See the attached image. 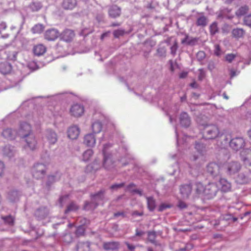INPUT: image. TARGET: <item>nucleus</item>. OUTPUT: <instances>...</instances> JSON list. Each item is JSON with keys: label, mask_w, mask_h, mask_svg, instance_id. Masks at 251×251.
Masks as SVG:
<instances>
[{"label": "nucleus", "mask_w": 251, "mask_h": 251, "mask_svg": "<svg viewBox=\"0 0 251 251\" xmlns=\"http://www.w3.org/2000/svg\"><path fill=\"white\" fill-rule=\"evenodd\" d=\"M221 135L219 128L216 125H206L204 127L203 136L206 139H214Z\"/></svg>", "instance_id": "nucleus-1"}, {"label": "nucleus", "mask_w": 251, "mask_h": 251, "mask_svg": "<svg viewBox=\"0 0 251 251\" xmlns=\"http://www.w3.org/2000/svg\"><path fill=\"white\" fill-rule=\"evenodd\" d=\"M219 190L217 184L213 182H210L205 185V190L204 198L206 199L214 198Z\"/></svg>", "instance_id": "nucleus-2"}, {"label": "nucleus", "mask_w": 251, "mask_h": 251, "mask_svg": "<svg viewBox=\"0 0 251 251\" xmlns=\"http://www.w3.org/2000/svg\"><path fill=\"white\" fill-rule=\"evenodd\" d=\"M241 164L238 162L230 161L225 165V169L229 175H234L238 172L241 169Z\"/></svg>", "instance_id": "nucleus-3"}, {"label": "nucleus", "mask_w": 251, "mask_h": 251, "mask_svg": "<svg viewBox=\"0 0 251 251\" xmlns=\"http://www.w3.org/2000/svg\"><path fill=\"white\" fill-rule=\"evenodd\" d=\"M18 134L21 138L33 134L31 126L26 122H22L20 125Z\"/></svg>", "instance_id": "nucleus-4"}, {"label": "nucleus", "mask_w": 251, "mask_h": 251, "mask_svg": "<svg viewBox=\"0 0 251 251\" xmlns=\"http://www.w3.org/2000/svg\"><path fill=\"white\" fill-rule=\"evenodd\" d=\"M46 167L43 164H37L35 165L32 169L33 176L39 179L43 178L45 175Z\"/></svg>", "instance_id": "nucleus-5"}, {"label": "nucleus", "mask_w": 251, "mask_h": 251, "mask_svg": "<svg viewBox=\"0 0 251 251\" xmlns=\"http://www.w3.org/2000/svg\"><path fill=\"white\" fill-rule=\"evenodd\" d=\"M23 140L26 143L25 148H29L30 150L33 151L37 148V141L33 134L26 136L22 138Z\"/></svg>", "instance_id": "nucleus-6"}, {"label": "nucleus", "mask_w": 251, "mask_h": 251, "mask_svg": "<svg viewBox=\"0 0 251 251\" xmlns=\"http://www.w3.org/2000/svg\"><path fill=\"white\" fill-rule=\"evenodd\" d=\"M229 145L232 149L238 151L244 147L245 141L243 138L236 137L230 141Z\"/></svg>", "instance_id": "nucleus-7"}, {"label": "nucleus", "mask_w": 251, "mask_h": 251, "mask_svg": "<svg viewBox=\"0 0 251 251\" xmlns=\"http://www.w3.org/2000/svg\"><path fill=\"white\" fill-rule=\"evenodd\" d=\"M192 191L191 184H182L179 186V191L183 199H188Z\"/></svg>", "instance_id": "nucleus-8"}, {"label": "nucleus", "mask_w": 251, "mask_h": 251, "mask_svg": "<svg viewBox=\"0 0 251 251\" xmlns=\"http://www.w3.org/2000/svg\"><path fill=\"white\" fill-rule=\"evenodd\" d=\"M120 247V243L118 241L104 242L102 244L103 249L106 251H117Z\"/></svg>", "instance_id": "nucleus-9"}, {"label": "nucleus", "mask_w": 251, "mask_h": 251, "mask_svg": "<svg viewBox=\"0 0 251 251\" xmlns=\"http://www.w3.org/2000/svg\"><path fill=\"white\" fill-rule=\"evenodd\" d=\"M75 34L72 30L66 29L61 34H60V39L66 42H71L74 37Z\"/></svg>", "instance_id": "nucleus-10"}, {"label": "nucleus", "mask_w": 251, "mask_h": 251, "mask_svg": "<svg viewBox=\"0 0 251 251\" xmlns=\"http://www.w3.org/2000/svg\"><path fill=\"white\" fill-rule=\"evenodd\" d=\"M206 169L207 172L213 176H217L220 173L219 165L214 162L209 163Z\"/></svg>", "instance_id": "nucleus-11"}, {"label": "nucleus", "mask_w": 251, "mask_h": 251, "mask_svg": "<svg viewBox=\"0 0 251 251\" xmlns=\"http://www.w3.org/2000/svg\"><path fill=\"white\" fill-rule=\"evenodd\" d=\"M84 111L83 106L78 104H74L70 109L71 115L75 117L81 116L83 114Z\"/></svg>", "instance_id": "nucleus-12"}, {"label": "nucleus", "mask_w": 251, "mask_h": 251, "mask_svg": "<svg viewBox=\"0 0 251 251\" xmlns=\"http://www.w3.org/2000/svg\"><path fill=\"white\" fill-rule=\"evenodd\" d=\"M195 149L197 150V152L191 155L189 157L190 160L191 161H196L200 156L203 154L202 153L204 150V147L203 144L196 143L195 145Z\"/></svg>", "instance_id": "nucleus-13"}, {"label": "nucleus", "mask_w": 251, "mask_h": 251, "mask_svg": "<svg viewBox=\"0 0 251 251\" xmlns=\"http://www.w3.org/2000/svg\"><path fill=\"white\" fill-rule=\"evenodd\" d=\"M60 36L58 30L51 28L47 30L45 33V38L48 41H54Z\"/></svg>", "instance_id": "nucleus-14"}, {"label": "nucleus", "mask_w": 251, "mask_h": 251, "mask_svg": "<svg viewBox=\"0 0 251 251\" xmlns=\"http://www.w3.org/2000/svg\"><path fill=\"white\" fill-rule=\"evenodd\" d=\"M18 134L17 131L10 128L4 129L2 132V136L5 139L9 140H14Z\"/></svg>", "instance_id": "nucleus-15"}, {"label": "nucleus", "mask_w": 251, "mask_h": 251, "mask_svg": "<svg viewBox=\"0 0 251 251\" xmlns=\"http://www.w3.org/2000/svg\"><path fill=\"white\" fill-rule=\"evenodd\" d=\"M205 186L201 182H196L194 184V192L196 196H204Z\"/></svg>", "instance_id": "nucleus-16"}, {"label": "nucleus", "mask_w": 251, "mask_h": 251, "mask_svg": "<svg viewBox=\"0 0 251 251\" xmlns=\"http://www.w3.org/2000/svg\"><path fill=\"white\" fill-rule=\"evenodd\" d=\"M91 243L89 241L78 242L76 246V251H91Z\"/></svg>", "instance_id": "nucleus-17"}, {"label": "nucleus", "mask_w": 251, "mask_h": 251, "mask_svg": "<svg viewBox=\"0 0 251 251\" xmlns=\"http://www.w3.org/2000/svg\"><path fill=\"white\" fill-rule=\"evenodd\" d=\"M108 14L110 17L116 18L121 15V9L116 5H112L108 10Z\"/></svg>", "instance_id": "nucleus-18"}, {"label": "nucleus", "mask_w": 251, "mask_h": 251, "mask_svg": "<svg viewBox=\"0 0 251 251\" xmlns=\"http://www.w3.org/2000/svg\"><path fill=\"white\" fill-rule=\"evenodd\" d=\"M79 134V129L76 126H72L68 130V136L71 139H75Z\"/></svg>", "instance_id": "nucleus-19"}, {"label": "nucleus", "mask_w": 251, "mask_h": 251, "mask_svg": "<svg viewBox=\"0 0 251 251\" xmlns=\"http://www.w3.org/2000/svg\"><path fill=\"white\" fill-rule=\"evenodd\" d=\"M76 5V0H63L62 3V7L65 10H72Z\"/></svg>", "instance_id": "nucleus-20"}, {"label": "nucleus", "mask_w": 251, "mask_h": 251, "mask_svg": "<svg viewBox=\"0 0 251 251\" xmlns=\"http://www.w3.org/2000/svg\"><path fill=\"white\" fill-rule=\"evenodd\" d=\"M242 156V160L246 167L251 166V150L245 151Z\"/></svg>", "instance_id": "nucleus-21"}, {"label": "nucleus", "mask_w": 251, "mask_h": 251, "mask_svg": "<svg viewBox=\"0 0 251 251\" xmlns=\"http://www.w3.org/2000/svg\"><path fill=\"white\" fill-rule=\"evenodd\" d=\"M47 50L46 47L43 44H37L33 47V52L35 55L39 56L44 54Z\"/></svg>", "instance_id": "nucleus-22"}, {"label": "nucleus", "mask_w": 251, "mask_h": 251, "mask_svg": "<svg viewBox=\"0 0 251 251\" xmlns=\"http://www.w3.org/2000/svg\"><path fill=\"white\" fill-rule=\"evenodd\" d=\"M179 120L180 124L184 127H188L190 125V118L186 112H183L180 114Z\"/></svg>", "instance_id": "nucleus-23"}, {"label": "nucleus", "mask_w": 251, "mask_h": 251, "mask_svg": "<svg viewBox=\"0 0 251 251\" xmlns=\"http://www.w3.org/2000/svg\"><path fill=\"white\" fill-rule=\"evenodd\" d=\"M12 69L11 65L7 62L0 63V72L3 74L6 75L9 74Z\"/></svg>", "instance_id": "nucleus-24"}, {"label": "nucleus", "mask_w": 251, "mask_h": 251, "mask_svg": "<svg viewBox=\"0 0 251 251\" xmlns=\"http://www.w3.org/2000/svg\"><path fill=\"white\" fill-rule=\"evenodd\" d=\"M220 189L224 192L230 191L231 190V184L226 179L221 178L219 180Z\"/></svg>", "instance_id": "nucleus-25"}, {"label": "nucleus", "mask_w": 251, "mask_h": 251, "mask_svg": "<svg viewBox=\"0 0 251 251\" xmlns=\"http://www.w3.org/2000/svg\"><path fill=\"white\" fill-rule=\"evenodd\" d=\"M5 225L9 226H13L15 225V216L9 215L7 216H2L1 217Z\"/></svg>", "instance_id": "nucleus-26"}, {"label": "nucleus", "mask_w": 251, "mask_h": 251, "mask_svg": "<svg viewBox=\"0 0 251 251\" xmlns=\"http://www.w3.org/2000/svg\"><path fill=\"white\" fill-rule=\"evenodd\" d=\"M103 166L106 169H110L113 167V162L111 159L110 156L106 155L105 151H103Z\"/></svg>", "instance_id": "nucleus-27"}, {"label": "nucleus", "mask_w": 251, "mask_h": 251, "mask_svg": "<svg viewBox=\"0 0 251 251\" xmlns=\"http://www.w3.org/2000/svg\"><path fill=\"white\" fill-rule=\"evenodd\" d=\"M96 142L95 137L93 134H88L85 136L84 143L88 146H93Z\"/></svg>", "instance_id": "nucleus-28"}, {"label": "nucleus", "mask_w": 251, "mask_h": 251, "mask_svg": "<svg viewBox=\"0 0 251 251\" xmlns=\"http://www.w3.org/2000/svg\"><path fill=\"white\" fill-rule=\"evenodd\" d=\"M249 6L247 5H243L240 7L235 11V15L238 17H241L246 14H247L249 11Z\"/></svg>", "instance_id": "nucleus-29"}, {"label": "nucleus", "mask_w": 251, "mask_h": 251, "mask_svg": "<svg viewBox=\"0 0 251 251\" xmlns=\"http://www.w3.org/2000/svg\"><path fill=\"white\" fill-rule=\"evenodd\" d=\"M47 139L50 144H54L57 140V135L55 132L51 130L48 131L47 135Z\"/></svg>", "instance_id": "nucleus-30"}, {"label": "nucleus", "mask_w": 251, "mask_h": 251, "mask_svg": "<svg viewBox=\"0 0 251 251\" xmlns=\"http://www.w3.org/2000/svg\"><path fill=\"white\" fill-rule=\"evenodd\" d=\"M28 7L32 12H36L42 8V4L39 1H32L29 4Z\"/></svg>", "instance_id": "nucleus-31"}, {"label": "nucleus", "mask_w": 251, "mask_h": 251, "mask_svg": "<svg viewBox=\"0 0 251 251\" xmlns=\"http://www.w3.org/2000/svg\"><path fill=\"white\" fill-rule=\"evenodd\" d=\"M251 171L247 170L245 171V174H239L238 176V181L241 183H245L247 182L248 180L249 174Z\"/></svg>", "instance_id": "nucleus-32"}, {"label": "nucleus", "mask_w": 251, "mask_h": 251, "mask_svg": "<svg viewBox=\"0 0 251 251\" xmlns=\"http://www.w3.org/2000/svg\"><path fill=\"white\" fill-rule=\"evenodd\" d=\"M7 28L6 23L4 21H0V35L2 38H6L8 37L9 34L5 33Z\"/></svg>", "instance_id": "nucleus-33"}, {"label": "nucleus", "mask_w": 251, "mask_h": 251, "mask_svg": "<svg viewBox=\"0 0 251 251\" xmlns=\"http://www.w3.org/2000/svg\"><path fill=\"white\" fill-rule=\"evenodd\" d=\"M208 19L204 15L199 17L196 21V25L198 26L204 27L207 25Z\"/></svg>", "instance_id": "nucleus-34"}, {"label": "nucleus", "mask_w": 251, "mask_h": 251, "mask_svg": "<svg viewBox=\"0 0 251 251\" xmlns=\"http://www.w3.org/2000/svg\"><path fill=\"white\" fill-rule=\"evenodd\" d=\"M148 208L151 211L154 210L156 207L155 201L152 197H147Z\"/></svg>", "instance_id": "nucleus-35"}, {"label": "nucleus", "mask_w": 251, "mask_h": 251, "mask_svg": "<svg viewBox=\"0 0 251 251\" xmlns=\"http://www.w3.org/2000/svg\"><path fill=\"white\" fill-rule=\"evenodd\" d=\"M19 193L17 191H12L7 194V199L11 201H14L19 199Z\"/></svg>", "instance_id": "nucleus-36"}, {"label": "nucleus", "mask_w": 251, "mask_h": 251, "mask_svg": "<svg viewBox=\"0 0 251 251\" xmlns=\"http://www.w3.org/2000/svg\"><path fill=\"white\" fill-rule=\"evenodd\" d=\"M232 34L235 38H240L243 37L245 31L242 28H236L233 29Z\"/></svg>", "instance_id": "nucleus-37"}, {"label": "nucleus", "mask_w": 251, "mask_h": 251, "mask_svg": "<svg viewBox=\"0 0 251 251\" xmlns=\"http://www.w3.org/2000/svg\"><path fill=\"white\" fill-rule=\"evenodd\" d=\"M13 147L9 145L5 146L2 149L3 155L9 157L13 155Z\"/></svg>", "instance_id": "nucleus-38"}, {"label": "nucleus", "mask_w": 251, "mask_h": 251, "mask_svg": "<svg viewBox=\"0 0 251 251\" xmlns=\"http://www.w3.org/2000/svg\"><path fill=\"white\" fill-rule=\"evenodd\" d=\"M102 127L101 123L100 122L94 123L92 126V130L95 133H100Z\"/></svg>", "instance_id": "nucleus-39"}, {"label": "nucleus", "mask_w": 251, "mask_h": 251, "mask_svg": "<svg viewBox=\"0 0 251 251\" xmlns=\"http://www.w3.org/2000/svg\"><path fill=\"white\" fill-rule=\"evenodd\" d=\"M44 29V26L42 24L35 25L31 29V31L34 34H40Z\"/></svg>", "instance_id": "nucleus-40"}, {"label": "nucleus", "mask_w": 251, "mask_h": 251, "mask_svg": "<svg viewBox=\"0 0 251 251\" xmlns=\"http://www.w3.org/2000/svg\"><path fill=\"white\" fill-rule=\"evenodd\" d=\"M60 178V176L56 173L55 175H49L48 177L47 184L50 185L52 183L58 180Z\"/></svg>", "instance_id": "nucleus-41"}, {"label": "nucleus", "mask_w": 251, "mask_h": 251, "mask_svg": "<svg viewBox=\"0 0 251 251\" xmlns=\"http://www.w3.org/2000/svg\"><path fill=\"white\" fill-rule=\"evenodd\" d=\"M104 191L101 190L100 192H99L98 193L93 195L91 196L92 199L93 201H99V200H102L104 198Z\"/></svg>", "instance_id": "nucleus-42"}, {"label": "nucleus", "mask_w": 251, "mask_h": 251, "mask_svg": "<svg viewBox=\"0 0 251 251\" xmlns=\"http://www.w3.org/2000/svg\"><path fill=\"white\" fill-rule=\"evenodd\" d=\"M78 209V206L75 203L72 202L68 205L65 213H67L70 211H76Z\"/></svg>", "instance_id": "nucleus-43"}, {"label": "nucleus", "mask_w": 251, "mask_h": 251, "mask_svg": "<svg viewBox=\"0 0 251 251\" xmlns=\"http://www.w3.org/2000/svg\"><path fill=\"white\" fill-rule=\"evenodd\" d=\"M210 33L211 35L215 34L218 31V24L216 22H213L209 27Z\"/></svg>", "instance_id": "nucleus-44"}, {"label": "nucleus", "mask_w": 251, "mask_h": 251, "mask_svg": "<svg viewBox=\"0 0 251 251\" xmlns=\"http://www.w3.org/2000/svg\"><path fill=\"white\" fill-rule=\"evenodd\" d=\"M93 154L92 150L89 149L86 151L83 154V159L84 161L89 160Z\"/></svg>", "instance_id": "nucleus-45"}, {"label": "nucleus", "mask_w": 251, "mask_h": 251, "mask_svg": "<svg viewBox=\"0 0 251 251\" xmlns=\"http://www.w3.org/2000/svg\"><path fill=\"white\" fill-rule=\"evenodd\" d=\"M156 233L154 231H149L148 233V240L152 243H155Z\"/></svg>", "instance_id": "nucleus-46"}, {"label": "nucleus", "mask_w": 251, "mask_h": 251, "mask_svg": "<svg viewBox=\"0 0 251 251\" xmlns=\"http://www.w3.org/2000/svg\"><path fill=\"white\" fill-rule=\"evenodd\" d=\"M98 205V204H94L93 202L89 203L88 202H85L83 207L84 210H90L95 209Z\"/></svg>", "instance_id": "nucleus-47"}, {"label": "nucleus", "mask_w": 251, "mask_h": 251, "mask_svg": "<svg viewBox=\"0 0 251 251\" xmlns=\"http://www.w3.org/2000/svg\"><path fill=\"white\" fill-rule=\"evenodd\" d=\"M236 57V54L234 53H228L226 54L225 56V60L228 63H231Z\"/></svg>", "instance_id": "nucleus-48"}, {"label": "nucleus", "mask_w": 251, "mask_h": 251, "mask_svg": "<svg viewBox=\"0 0 251 251\" xmlns=\"http://www.w3.org/2000/svg\"><path fill=\"white\" fill-rule=\"evenodd\" d=\"M243 22L246 25L251 27V14L244 17Z\"/></svg>", "instance_id": "nucleus-49"}, {"label": "nucleus", "mask_w": 251, "mask_h": 251, "mask_svg": "<svg viewBox=\"0 0 251 251\" xmlns=\"http://www.w3.org/2000/svg\"><path fill=\"white\" fill-rule=\"evenodd\" d=\"M125 33V31L123 29H117L113 31V35L115 38H119L123 36Z\"/></svg>", "instance_id": "nucleus-50"}, {"label": "nucleus", "mask_w": 251, "mask_h": 251, "mask_svg": "<svg viewBox=\"0 0 251 251\" xmlns=\"http://www.w3.org/2000/svg\"><path fill=\"white\" fill-rule=\"evenodd\" d=\"M198 41V38H194V37H189V39L187 41V45H190V46H194L196 44V43Z\"/></svg>", "instance_id": "nucleus-51"}, {"label": "nucleus", "mask_w": 251, "mask_h": 251, "mask_svg": "<svg viewBox=\"0 0 251 251\" xmlns=\"http://www.w3.org/2000/svg\"><path fill=\"white\" fill-rule=\"evenodd\" d=\"M215 50H214V54L219 56L222 54V51L220 48V47L219 45L216 44L214 46Z\"/></svg>", "instance_id": "nucleus-52"}, {"label": "nucleus", "mask_w": 251, "mask_h": 251, "mask_svg": "<svg viewBox=\"0 0 251 251\" xmlns=\"http://www.w3.org/2000/svg\"><path fill=\"white\" fill-rule=\"evenodd\" d=\"M199 71L198 79L199 80H202L205 76V73L202 69H200Z\"/></svg>", "instance_id": "nucleus-53"}, {"label": "nucleus", "mask_w": 251, "mask_h": 251, "mask_svg": "<svg viewBox=\"0 0 251 251\" xmlns=\"http://www.w3.org/2000/svg\"><path fill=\"white\" fill-rule=\"evenodd\" d=\"M205 57V54L203 51H200L197 54V57L199 60H202Z\"/></svg>", "instance_id": "nucleus-54"}, {"label": "nucleus", "mask_w": 251, "mask_h": 251, "mask_svg": "<svg viewBox=\"0 0 251 251\" xmlns=\"http://www.w3.org/2000/svg\"><path fill=\"white\" fill-rule=\"evenodd\" d=\"M177 44L176 42H175L174 44L171 48V53L173 55H175L176 53V50L177 49Z\"/></svg>", "instance_id": "nucleus-55"}, {"label": "nucleus", "mask_w": 251, "mask_h": 251, "mask_svg": "<svg viewBox=\"0 0 251 251\" xmlns=\"http://www.w3.org/2000/svg\"><path fill=\"white\" fill-rule=\"evenodd\" d=\"M84 233V229L83 228V227L82 226H79L76 231H75V234L76 235H77V236H80V235H83V234Z\"/></svg>", "instance_id": "nucleus-56"}, {"label": "nucleus", "mask_w": 251, "mask_h": 251, "mask_svg": "<svg viewBox=\"0 0 251 251\" xmlns=\"http://www.w3.org/2000/svg\"><path fill=\"white\" fill-rule=\"evenodd\" d=\"M171 207V206L167 204L162 203L160 204V205L159 206L158 208V211H162L164 210Z\"/></svg>", "instance_id": "nucleus-57"}, {"label": "nucleus", "mask_w": 251, "mask_h": 251, "mask_svg": "<svg viewBox=\"0 0 251 251\" xmlns=\"http://www.w3.org/2000/svg\"><path fill=\"white\" fill-rule=\"evenodd\" d=\"M125 183H121L120 184H114L111 186L110 188L111 189H118L119 188L123 187L124 186Z\"/></svg>", "instance_id": "nucleus-58"}, {"label": "nucleus", "mask_w": 251, "mask_h": 251, "mask_svg": "<svg viewBox=\"0 0 251 251\" xmlns=\"http://www.w3.org/2000/svg\"><path fill=\"white\" fill-rule=\"evenodd\" d=\"M5 170V166L4 163L0 161V176H1L3 175Z\"/></svg>", "instance_id": "nucleus-59"}, {"label": "nucleus", "mask_w": 251, "mask_h": 251, "mask_svg": "<svg viewBox=\"0 0 251 251\" xmlns=\"http://www.w3.org/2000/svg\"><path fill=\"white\" fill-rule=\"evenodd\" d=\"M178 207L180 209L186 208L187 207L186 203L182 201H179L178 203Z\"/></svg>", "instance_id": "nucleus-60"}, {"label": "nucleus", "mask_w": 251, "mask_h": 251, "mask_svg": "<svg viewBox=\"0 0 251 251\" xmlns=\"http://www.w3.org/2000/svg\"><path fill=\"white\" fill-rule=\"evenodd\" d=\"M125 244L127 246L128 249L131 251H134V250L135 249V246H134L132 244H130L128 242H126Z\"/></svg>", "instance_id": "nucleus-61"}, {"label": "nucleus", "mask_w": 251, "mask_h": 251, "mask_svg": "<svg viewBox=\"0 0 251 251\" xmlns=\"http://www.w3.org/2000/svg\"><path fill=\"white\" fill-rule=\"evenodd\" d=\"M131 215L132 216H141L143 215V212H139L138 211H134L132 212Z\"/></svg>", "instance_id": "nucleus-62"}, {"label": "nucleus", "mask_w": 251, "mask_h": 251, "mask_svg": "<svg viewBox=\"0 0 251 251\" xmlns=\"http://www.w3.org/2000/svg\"><path fill=\"white\" fill-rule=\"evenodd\" d=\"M230 76L231 78H233V77L236 75V71L233 69H231L230 70Z\"/></svg>", "instance_id": "nucleus-63"}, {"label": "nucleus", "mask_w": 251, "mask_h": 251, "mask_svg": "<svg viewBox=\"0 0 251 251\" xmlns=\"http://www.w3.org/2000/svg\"><path fill=\"white\" fill-rule=\"evenodd\" d=\"M144 232L142 230H139L138 229H136L135 236H141L144 235Z\"/></svg>", "instance_id": "nucleus-64"}]
</instances>
